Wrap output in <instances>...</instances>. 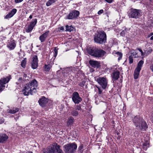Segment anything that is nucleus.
Masks as SVG:
<instances>
[{
  "label": "nucleus",
  "instance_id": "f257e3e1",
  "mask_svg": "<svg viewBox=\"0 0 153 153\" xmlns=\"http://www.w3.org/2000/svg\"><path fill=\"white\" fill-rule=\"evenodd\" d=\"M38 86L37 81L34 79L29 83L26 85L22 91L23 94L26 96H28L30 94H32L36 92V88Z\"/></svg>",
  "mask_w": 153,
  "mask_h": 153
},
{
  "label": "nucleus",
  "instance_id": "f03ea898",
  "mask_svg": "<svg viewBox=\"0 0 153 153\" xmlns=\"http://www.w3.org/2000/svg\"><path fill=\"white\" fill-rule=\"evenodd\" d=\"M133 122L136 129L145 130L147 128V125L144 120L139 116H136L132 119Z\"/></svg>",
  "mask_w": 153,
  "mask_h": 153
},
{
  "label": "nucleus",
  "instance_id": "7ed1b4c3",
  "mask_svg": "<svg viewBox=\"0 0 153 153\" xmlns=\"http://www.w3.org/2000/svg\"><path fill=\"white\" fill-rule=\"evenodd\" d=\"M87 50L89 54L96 57H101L105 53L104 51L95 48H88Z\"/></svg>",
  "mask_w": 153,
  "mask_h": 153
},
{
  "label": "nucleus",
  "instance_id": "20e7f679",
  "mask_svg": "<svg viewBox=\"0 0 153 153\" xmlns=\"http://www.w3.org/2000/svg\"><path fill=\"white\" fill-rule=\"evenodd\" d=\"M95 42L100 44L105 43L106 40V33L103 31L99 32L98 34L95 35L94 37Z\"/></svg>",
  "mask_w": 153,
  "mask_h": 153
},
{
  "label": "nucleus",
  "instance_id": "39448f33",
  "mask_svg": "<svg viewBox=\"0 0 153 153\" xmlns=\"http://www.w3.org/2000/svg\"><path fill=\"white\" fill-rule=\"evenodd\" d=\"M65 153H73L74 152L77 148V146L75 143L67 144L63 146Z\"/></svg>",
  "mask_w": 153,
  "mask_h": 153
},
{
  "label": "nucleus",
  "instance_id": "423d86ee",
  "mask_svg": "<svg viewBox=\"0 0 153 153\" xmlns=\"http://www.w3.org/2000/svg\"><path fill=\"white\" fill-rule=\"evenodd\" d=\"M141 14L142 13L140 10L131 9L130 10V13L128 14V15L129 17L137 18L141 16Z\"/></svg>",
  "mask_w": 153,
  "mask_h": 153
},
{
  "label": "nucleus",
  "instance_id": "0eeeda50",
  "mask_svg": "<svg viewBox=\"0 0 153 153\" xmlns=\"http://www.w3.org/2000/svg\"><path fill=\"white\" fill-rule=\"evenodd\" d=\"M53 146L55 147L54 148H51L47 150V151L45 152L44 153H63L62 151L60 149V146L57 143H54Z\"/></svg>",
  "mask_w": 153,
  "mask_h": 153
},
{
  "label": "nucleus",
  "instance_id": "6e6552de",
  "mask_svg": "<svg viewBox=\"0 0 153 153\" xmlns=\"http://www.w3.org/2000/svg\"><path fill=\"white\" fill-rule=\"evenodd\" d=\"M10 76H7L6 78H1L0 80V91H2L4 88V85L7 83L10 80Z\"/></svg>",
  "mask_w": 153,
  "mask_h": 153
},
{
  "label": "nucleus",
  "instance_id": "1a4fd4ad",
  "mask_svg": "<svg viewBox=\"0 0 153 153\" xmlns=\"http://www.w3.org/2000/svg\"><path fill=\"white\" fill-rule=\"evenodd\" d=\"M97 81L102 88L105 89L106 88L107 85V82L105 78L104 77H99L97 79Z\"/></svg>",
  "mask_w": 153,
  "mask_h": 153
},
{
  "label": "nucleus",
  "instance_id": "9d476101",
  "mask_svg": "<svg viewBox=\"0 0 153 153\" xmlns=\"http://www.w3.org/2000/svg\"><path fill=\"white\" fill-rule=\"evenodd\" d=\"M79 14V12L78 11L74 10L70 12L68 15L65 18L66 19H71L77 17Z\"/></svg>",
  "mask_w": 153,
  "mask_h": 153
},
{
  "label": "nucleus",
  "instance_id": "9b49d317",
  "mask_svg": "<svg viewBox=\"0 0 153 153\" xmlns=\"http://www.w3.org/2000/svg\"><path fill=\"white\" fill-rule=\"evenodd\" d=\"M129 54L130 55L129 57V63L131 64L133 63V57L135 58L139 56L137 51L135 50H131L129 52Z\"/></svg>",
  "mask_w": 153,
  "mask_h": 153
},
{
  "label": "nucleus",
  "instance_id": "f8f14e48",
  "mask_svg": "<svg viewBox=\"0 0 153 153\" xmlns=\"http://www.w3.org/2000/svg\"><path fill=\"white\" fill-rule=\"evenodd\" d=\"M72 99L75 103H79L82 101L81 98L79 97V94L77 92H74L73 93Z\"/></svg>",
  "mask_w": 153,
  "mask_h": 153
},
{
  "label": "nucleus",
  "instance_id": "ddd939ff",
  "mask_svg": "<svg viewBox=\"0 0 153 153\" xmlns=\"http://www.w3.org/2000/svg\"><path fill=\"white\" fill-rule=\"evenodd\" d=\"M37 22V20L36 19H33L32 21L28 26L27 29L26 30V32L27 33L30 32L33 29L35 25L36 24Z\"/></svg>",
  "mask_w": 153,
  "mask_h": 153
},
{
  "label": "nucleus",
  "instance_id": "4468645a",
  "mask_svg": "<svg viewBox=\"0 0 153 153\" xmlns=\"http://www.w3.org/2000/svg\"><path fill=\"white\" fill-rule=\"evenodd\" d=\"M40 105L42 107H45L48 102V100L45 97H43L39 100Z\"/></svg>",
  "mask_w": 153,
  "mask_h": 153
},
{
  "label": "nucleus",
  "instance_id": "2eb2a0df",
  "mask_svg": "<svg viewBox=\"0 0 153 153\" xmlns=\"http://www.w3.org/2000/svg\"><path fill=\"white\" fill-rule=\"evenodd\" d=\"M38 66V58L36 55L33 56L32 63V67L35 69L37 68Z\"/></svg>",
  "mask_w": 153,
  "mask_h": 153
},
{
  "label": "nucleus",
  "instance_id": "dca6fc26",
  "mask_svg": "<svg viewBox=\"0 0 153 153\" xmlns=\"http://www.w3.org/2000/svg\"><path fill=\"white\" fill-rule=\"evenodd\" d=\"M16 46V44L14 40H13L8 42L7 47L10 50H13Z\"/></svg>",
  "mask_w": 153,
  "mask_h": 153
},
{
  "label": "nucleus",
  "instance_id": "f3484780",
  "mask_svg": "<svg viewBox=\"0 0 153 153\" xmlns=\"http://www.w3.org/2000/svg\"><path fill=\"white\" fill-rule=\"evenodd\" d=\"M49 32V31H47L40 36L39 37V39L41 42H43L45 41L48 35Z\"/></svg>",
  "mask_w": 153,
  "mask_h": 153
},
{
  "label": "nucleus",
  "instance_id": "a211bd4d",
  "mask_svg": "<svg viewBox=\"0 0 153 153\" xmlns=\"http://www.w3.org/2000/svg\"><path fill=\"white\" fill-rule=\"evenodd\" d=\"M89 63L90 65L94 68H98L100 66V63L98 61L90 60Z\"/></svg>",
  "mask_w": 153,
  "mask_h": 153
},
{
  "label": "nucleus",
  "instance_id": "6ab92c4d",
  "mask_svg": "<svg viewBox=\"0 0 153 153\" xmlns=\"http://www.w3.org/2000/svg\"><path fill=\"white\" fill-rule=\"evenodd\" d=\"M16 12L17 10L16 9H13L4 17V19H8L12 17L16 13Z\"/></svg>",
  "mask_w": 153,
  "mask_h": 153
},
{
  "label": "nucleus",
  "instance_id": "aec40b11",
  "mask_svg": "<svg viewBox=\"0 0 153 153\" xmlns=\"http://www.w3.org/2000/svg\"><path fill=\"white\" fill-rule=\"evenodd\" d=\"M120 74V73L118 71L115 70L112 75L113 80L115 81L119 77Z\"/></svg>",
  "mask_w": 153,
  "mask_h": 153
},
{
  "label": "nucleus",
  "instance_id": "412c9836",
  "mask_svg": "<svg viewBox=\"0 0 153 153\" xmlns=\"http://www.w3.org/2000/svg\"><path fill=\"white\" fill-rule=\"evenodd\" d=\"M8 138V136L6 134H0V143L4 142Z\"/></svg>",
  "mask_w": 153,
  "mask_h": 153
},
{
  "label": "nucleus",
  "instance_id": "4be33fe9",
  "mask_svg": "<svg viewBox=\"0 0 153 153\" xmlns=\"http://www.w3.org/2000/svg\"><path fill=\"white\" fill-rule=\"evenodd\" d=\"M74 122V119L72 117H70L67 122V125L68 126L72 125Z\"/></svg>",
  "mask_w": 153,
  "mask_h": 153
},
{
  "label": "nucleus",
  "instance_id": "5701e85b",
  "mask_svg": "<svg viewBox=\"0 0 153 153\" xmlns=\"http://www.w3.org/2000/svg\"><path fill=\"white\" fill-rule=\"evenodd\" d=\"M140 71V70L139 69H135L134 73V77L135 79H137L138 78Z\"/></svg>",
  "mask_w": 153,
  "mask_h": 153
},
{
  "label": "nucleus",
  "instance_id": "b1692460",
  "mask_svg": "<svg viewBox=\"0 0 153 153\" xmlns=\"http://www.w3.org/2000/svg\"><path fill=\"white\" fill-rule=\"evenodd\" d=\"M19 110V109L18 108H13V109H9L8 110V112L10 113L14 114Z\"/></svg>",
  "mask_w": 153,
  "mask_h": 153
},
{
  "label": "nucleus",
  "instance_id": "393cba45",
  "mask_svg": "<svg viewBox=\"0 0 153 153\" xmlns=\"http://www.w3.org/2000/svg\"><path fill=\"white\" fill-rule=\"evenodd\" d=\"M144 63V62L143 60H140V61L137 65V68H136V69H140V70H141V68L142 66V65Z\"/></svg>",
  "mask_w": 153,
  "mask_h": 153
},
{
  "label": "nucleus",
  "instance_id": "a878e982",
  "mask_svg": "<svg viewBox=\"0 0 153 153\" xmlns=\"http://www.w3.org/2000/svg\"><path fill=\"white\" fill-rule=\"evenodd\" d=\"M56 0H49L47 2L46 5L47 6H49L51 5L53 3H54Z\"/></svg>",
  "mask_w": 153,
  "mask_h": 153
},
{
  "label": "nucleus",
  "instance_id": "bb28decb",
  "mask_svg": "<svg viewBox=\"0 0 153 153\" xmlns=\"http://www.w3.org/2000/svg\"><path fill=\"white\" fill-rule=\"evenodd\" d=\"M74 28L72 26H68L67 25L66 26V31L71 32L73 30Z\"/></svg>",
  "mask_w": 153,
  "mask_h": 153
},
{
  "label": "nucleus",
  "instance_id": "cd10ccee",
  "mask_svg": "<svg viewBox=\"0 0 153 153\" xmlns=\"http://www.w3.org/2000/svg\"><path fill=\"white\" fill-rule=\"evenodd\" d=\"M152 51V49L151 48H149L147 50L145 51V54L146 56L150 54Z\"/></svg>",
  "mask_w": 153,
  "mask_h": 153
},
{
  "label": "nucleus",
  "instance_id": "c85d7f7f",
  "mask_svg": "<svg viewBox=\"0 0 153 153\" xmlns=\"http://www.w3.org/2000/svg\"><path fill=\"white\" fill-rule=\"evenodd\" d=\"M115 54H116V56L118 57V60H120L122 57V53L120 52H117L115 53Z\"/></svg>",
  "mask_w": 153,
  "mask_h": 153
},
{
  "label": "nucleus",
  "instance_id": "c756f323",
  "mask_svg": "<svg viewBox=\"0 0 153 153\" xmlns=\"http://www.w3.org/2000/svg\"><path fill=\"white\" fill-rule=\"evenodd\" d=\"M129 30V29H125L124 30H123L122 32H121L120 33V35L122 36H124L125 34L127 33V31Z\"/></svg>",
  "mask_w": 153,
  "mask_h": 153
},
{
  "label": "nucleus",
  "instance_id": "7c9ffc66",
  "mask_svg": "<svg viewBox=\"0 0 153 153\" xmlns=\"http://www.w3.org/2000/svg\"><path fill=\"white\" fill-rule=\"evenodd\" d=\"M71 114L74 116H76L78 115V113L76 110H74L71 112Z\"/></svg>",
  "mask_w": 153,
  "mask_h": 153
},
{
  "label": "nucleus",
  "instance_id": "2f4dec72",
  "mask_svg": "<svg viewBox=\"0 0 153 153\" xmlns=\"http://www.w3.org/2000/svg\"><path fill=\"white\" fill-rule=\"evenodd\" d=\"M51 68V66L50 65H45V70L47 71H48Z\"/></svg>",
  "mask_w": 153,
  "mask_h": 153
},
{
  "label": "nucleus",
  "instance_id": "473e14b6",
  "mask_svg": "<svg viewBox=\"0 0 153 153\" xmlns=\"http://www.w3.org/2000/svg\"><path fill=\"white\" fill-rule=\"evenodd\" d=\"M54 52L53 53L54 56L55 58L57 55L58 53V49L55 47L54 49Z\"/></svg>",
  "mask_w": 153,
  "mask_h": 153
},
{
  "label": "nucleus",
  "instance_id": "72a5a7b5",
  "mask_svg": "<svg viewBox=\"0 0 153 153\" xmlns=\"http://www.w3.org/2000/svg\"><path fill=\"white\" fill-rule=\"evenodd\" d=\"M83 148V146L82 144L78 148V150L81 153H82L83 152L82 149Z\"/></svg>",
  "mask_w": 153,
  "mask_h": 153
},
{
  "label": "nucleus",
  "instance_id": "f704fd0d",
  "mask_svg": "<svg viewBox=\"0 0 153 153\" xmlns=\"http://www.w3.org/2000/svg\"><path fill=\"white\" fill-rule=\"evenodd\" d=\"M143 147L145 148L146 149H147V147L149 146V143L148 142H147L145 143H144L143 144Z\"/></svg>",
  "mask_w": 153,
  "mask_h": 153
},
{
  "label": "nucleus",
  "instance_id": "c9c22d12",
  "mask_svg": "<svg viewBox=\"0 0 153 153\" xmlns=\"http://www.w3.org/2000/svg\"><path fill=\"white\" fill-rule=\"evenodd\" d=\"M26 63V60H23L22 61V62H21V65L24 68H25V66Z\"/></svg>",
  "mask_w": 153,
  "mask_h": 153
},
{
  "label": "nucleus",
  "instance_id": "e433bc0d",
  "mask_svg": "<svg viewBox=\"0 0 153 153\" xmlns=\"http://www.w3.org/2000/svg\"><path fill=\"white\" fill-rule=\"evenodd\" d=\"M23 81V80L22 78V77H20L18 80V82H16V84L18 85L19 84L22 83Z\"/></svg>",
  "mask_w": 153,
  "mask_h": 153
},
{
  "label": "nucleus",
  "instance_id": "4c0bfd02",
  "mask_svg": "<svg viewBox=\"0 0 153 153\" xmlns=\"http://www.w3.org/2000/svg\"><path fill=\"white\" fill-rule=\"evenodd\" d=\"M104 12V11L103 10H100L97 13V14H98V15H100L101 14H102V13H103Z\"/></svg>",
  "mask_w": 153,
  "mask_h": 153
},
{
  "label": "nucleus",
  "instance_id": "58836bf2",
  "mask_svg": "<svg viewBox=\"0 0 153 153\" xmlns=\"http://www.w3.org/2000/svg\"><path fill=\"white\" fill-rule=\"evenodd\" d=\"M138 50L141 52V55L142 56H143L144 54H145V52L144 53L141 49H138Z\"/></svg>",
  "mask_w": 153,
  "mask_h": 153
},
{
  "label": "nucleus",
  "instance_id": "ea45409f",
  "mask_svg": "<svg viewBox=\"0 0 153 153\" xmlns=\"http://www.w3.org/2000/svg\"><path fill=\"white\" fill-rule=\"evenodd\" d=\"M85 82L84 81L82 82H80L79 84V85L81 87H83V86H84Z\"/></svg>",
  "mask_w": 153,
  "mask_h": 153
},
{
  "label": "nucleus",
  "instance_id": "a19ab883",
  "mask_svg": "<svg viewBox=\"0 0 153 153\" xmlns=\"http://www.w3.org/2000/svg\"><path fill=\"white\" fill-rule=\"evenodd\" d=\"M76 110H80L81 109V107L79 105H77L76 106Z\"/></svg>",
  "mask_w": 153,
  "mask_h": 153
},
{
  "label": "nucleus",
  "instance_id": "79ce46f5",
  "mask_svg": "<svg viewBox=\"0 0 153 153\" xmlns=\"http://www.w3.org/2000/svg\"><path fill=\"white\" fill-rule=\"evenodd\" d=\"M23 0H15V2L16 3H18L22 2Z\"/></svg>",
  "mask_w": 153,
  "mask_h": 153
},
{
  "label": "nucleus",
  "instance_id": "37998d69",
  "mask_svg": "<svg viewBox=\"0 0 153 153\" xmlns=\"http://www.w3.org/2000/svg\"><path fill=\"white\" fill-rule=\"evenodd\" d=\"M107 2L109 3H112L113 1V0H104Z\"/></svg>",
  "mask_w": 153,
  "mask_h": 153
},
{
  "label": "nucleus",
  "instance_id": "c03bdc74",
  "mask_svg": "<svg viewBox=\"0 0 153 153\" xmlns=\"http://www.w3.org/2000/svg\"><path fill=\"white\" fill-rule=\"evenodd\" d=\"M64 29V27H59L58 28V30L59 31L60 30H63Z\"/></svg>",
  "mask_w": 153,
  "mask_h": 153
},
{
  "label": "nucleus",
  "instance_id": "a18cd8bd",
  "mask_svg": "<svg viewBox=\"0 0 153 153\" xmlns=\"http://www.w3.org/2000/svg\"><path fill=\"white\" fill-rule=\"evenodd\" d=\"M97 88H98V91H99V94H101L102 92V91L98 87H97Z\"/></svg>",
  "mask_w": 153,
  "mask_h": 153
},
{
  "label": "nucleus",
  "instance_id": "49530a36",
  "mask_svg": "<svg viewBox=\"0 0 153 153\" xmlns=\"http://www.w3.org/2000/svg\"><path fill=\"white\" fill-rule=\"evenodd\" d=\"M4 122V120L3 119H0V124Z\"/></svg>",
  "mask_w": 153,
  "mask_h": 153
},
{
  "label": "nucleus",
  "instance_id": "de8ad7c7",
  "mask_svg": "<svg viewBox=\"0 0 153 153\" xmlns=\"http://www.w3.org/2000/svg\"><path fill=\"white\" fill-rule=\"evenodd\" d=\"M150 68L152 71H153V64L150 66Z\"/></svg>",
  "mask_w": 153,
  "mask_h": 153
},
{
  "label": "nucleus",
  "instance_id": "09e8293b",
  "mask_svg": "<svg viewBox=\"0 0 153 153\" xmlns=\"http://www.w3.org/2000/svg\"><path fill=\"white\" fill-rule=\"evenodd\" d=\"M29 18L30 19H31L32 18V15H30V16H29Z\"/></svg>",
  "mask_w": 153,
  "mask_h": 153
},
{
  "label": "nucleus",
  "instance_id": "8fccbe9b",
  "mask_svg": "<svg viewBox=\"0 0 153 153\" xmlns=\"http://www.w3.org/2000/svg\"><path fill=\"white\" fill-rule=\"evenodd\" d=\"M27 75L25 74H24L23 75V76L24 77L26 78V77Z\"/></svg>",
  "mask_w": 153,
  "mask_h": 153
},
{
  "label": "nucleus",
  "instance_id": "3c124183",
  "mask_svg": "<svg viewBox=\"0 0 153 153\" xmlns=\"http://www.w3.org/2000/svg\"><path fill=\"white\" fill-rule=\"evenodd\" d=\"M150 39L151 40H153V36H152L151 38H150Z\"/></svg>",
  "mask_w": 153,
  "mask_h": 153
},
{
  "label": "nucleus",
  "instance_id": "603ef678",
  "mask_svg": "<svg viewBox=\"0 0 153 153\" xmlns=\"http://www.w3.org/2000/svg\"><path fill=\"white\" fill-rule=\"evenodd\" d=\"M68 68H66V69H65V70H66V71H67V70H68Z\"/></svg>",
  "mask_w": 153,
  "mask_h": 153
},
{
  "label": "nucleus",
  "instance_id": "864d4df0",
  "mask_svg": "<svg viewBox=\"0 0 153 153\" xmlns=\"http://www.w3.org/2000/svg\"><path fill=\"white\" fill-rule=\"evenodd\" d=\"M151 35L152 36V35H153V33H151Z\"/></svg>",
  "mask_w": 153,
  "mask_h": 153
},
{
  "label": "nucleus",
  "instance_id": "5fc2aeb1",
  "mask_svg": "<svg viewBox=\"0 0 153 153\" xmlns=\"http://www.w3.org/2000/svg\"><path fill=\"white\" fill-rule=\"evenodd\" d=\"M27 20H28V21H29V19H27Z\"/></svg>",
  "mask_w": 153,
  "mask_h": 153
}]
</instances>
